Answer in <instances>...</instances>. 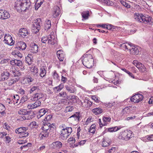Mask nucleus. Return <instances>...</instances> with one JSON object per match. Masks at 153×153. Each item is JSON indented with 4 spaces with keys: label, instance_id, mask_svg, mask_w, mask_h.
<instances>
[{
    "label": "nucleus",
    "instance_id": "a19ab883",
    "mask_svg": "<svg viewBox=\"0 0 153 153\" xmlns=\"http://www.w3.org/2000/svg\"><path fill=\"white\" fill-rule=\"evenodd\" d=\"M80 117L78 114H74L70 117V118H72L74 119V120L76 122H78L79 121Z\"/></svg>",
    "mask_w": 153,
    "mask_h": 153
},
{
    "label": "nucleus",
    "instance_id": "49530a36",
    "mask_svg": "<svg viewBox=\"0 0 153 153\" xmlns=\"http://www.w3.org/2000/svg\"><path fill=\"white\" fill-rule=\"evenodd\" d=\"M95 124L92 125L90 128L89 132L93 134L94 133L95 131Z\"/></svg>",
    "mask_w": 153,
    "mask_h": 153
},
{
    "label": "nucleus",
    "instance_id": "09e8293b",
    "mask_svg": "<svg viewBox=\"0 0 153 153\" xmlns=\"http://www.w3.org/2000/svg\"><path fill=\"white\" fill-rule=\"evenodd\" d=\"M36 90L37 92H38V91L39 90V88L37 86H33L30 89V93L31 94L34 91Z\"/></svg>",
    "mask_w": 153,
    "mask_h": 153
},
{
    "label": "nucleus",
    "instance_id": "a18cd8bd",
    "mask_svg": "<svg viewBox=\"0 0 153 153\" xmlns=\"http://www.w3.org/2000/svg\"><path fill=\"white\" fill-rule=\"evenodd\" d=\"M30 71L32 72L33 73L34 75L37 74L38 72V68L35 66L32 67L30 70Z\"/></svg>",
    "mask_w": 153,
    "mask_h": 153
},
{
    "label": "nucleus",
    "instance_id": "a211bd4d",
    "mask_svg": "<svg viewBox=\"0 0 153 153\" xmlns=\"http://www.w3.org/2000/svg\"><path fill=\"white\" fill-rule=\"evenodd\" d=\"M51 145L53 149H59L62 147V143L60 141H56L53 142Z\"/></svg>",
    "mask_w": 153,
    "mask_h": 153
},
{
    "label": "nucleus",
    "instance_id": "dca6fc26",
    "mask_svg": "<svg viewBox=\"0 0 153 153\" xmlns=\"http://www.w3.org/2000/svg\"><path fill=\"white\" fill-rule=\"evenodd\" d=\"M51 125L50 123L48 121L43 122V126L42 127V129L45 132L50 128V126Z\"/></svg>",
    "mask_w": 153,
    "mask_h": 153
},
{
    "label": "nucleus",
    "instance_id": "8fccbe9b",
    "mask_svg": "<svg viewBox=\"0 0 153 153\" xmlns=\"http://www.w3.org/2000/svg\"><path fill=\"white\" fill-rule=\"evenodd\" d=\"M23 63L20 60L16 59V65L18 66H22Z\"/></svg>",
    "mask_w": 153,
    "mask_h": 153
},
{
    "label": "nucleus",
    "instance_id": "f3484780",
    "mask_svg": "<svg viewBox=\"0 0 153 153\" xmlns=\"http://www.w3.org/2000/svg\"><path fill=\"white\" fill-rule=\"evenodd\" d=\"M19 34L22 37H24L25 36L28 35V32L26 29L22 28L20 29Z\"/></svg>",
    "mask_w": 153,
    "mask_h": 153
},
{
    "label": "nucleus",
    "instance_id": "7c9ffc66",
    "mask_svg": "<svg viewBox=\"0 0 153 153\" xmlns=\"http://www.w3.org/2000/svg\"><path fill=\"white\" fill-rule=\"evenodd\" d=\"M121 47L124 48L126 49H129V50L130 48H131V46L130 44L128 43H123L121 45Z\"/></svg>",
    "mask_w": 153,
    "mask_h": 153
},
{
    "label": "nucleus",
    "instance_id": "f8f14e48",
    "mask_svg": "<svg viewBox=\"0 0 153 153\" xmlns=\"http://www.w3.org/2000/svg\"><path fill=\"white\" fill-rule=\"evenodd\" d=\"M66 90L70 93H74L76 89L75 86L72 85H68L65 86Z\"/></svg>",
    "mask_w": 153,
    "mask_h": 153
},
{
    "label": "nucleus",
    "instance_id": "ddd939ff",
    "mask_svg": "<svg viewBox=\"0 0 153 153\" xmlns=\"http://www.w3.org/2000/svg\"><path fill=\"white\" fill-rule=\"evenodd\" d=\"M26 47V43L24 42L20 41L17 44V46L15 48L19 50H25Z\"/></svg>",
    "mask_w": 153,
    "mask_h": 153
},
{
    "label": "nucleus",
    "instance_id": "5fc2aeb1",
    "mask_svg": "<svg viewBox=\"0 0 153 153\" xmlns=\"http://www.w3.org/2000/svg\"><path fill=\"white\" fill-rule=\"evenodd\" d=\"M48 40V37L47 36H44L42 39V42L43 43H46V42Z\"/></svg>",
    "mask_w": 153,
    "mask_h": 153
},
{
    "label": "nucleus",
    "instance_id": "6e6d98bb",
    "mask_svg": "<svg viewBox=\"0 0 153 153\" xmlns=\"http://www.w3.org/2000/svg\"><path fill=\"white\" fill-rule=\"evenodd\" d=\"M127 131V133L128 135L126 137H127V140H128L131 137V134H132L131 132H132L131 131Z\"/></svg>",
    "mask_w": 153,
    "mask_h": 153
},
{
    "label": "nucleus",
    "instance_id": "cd10ccee",
    "mask_svg": "<svg viewBox=\"0 0 153 153\" xmlns=\"http://www.w3.org/2000/svg\"><path fill=\"white\" fill-rule=\"evenodd\" d=\"M6 110L5 107L2 104L0 103V113L2 116L4 115L5 114V111Z\"/></svg>",
    "mask_w": 153,
    "mask_h": 153
},
{
    "label": "nucleus",
    "instance_id": "5701e85b",
    "mask_svg": "<svg viewBox=\"0 0 153 153\" xmlns=\"http://www.w3.org/2000/svg\"><path fill=\"white\" fill-rule=\"evenodd\" d=\"M60 9L58 6L55 7V9L53 14V16L54 18H56L60 13Z\"/></svg>",
    "mask_w": 153,
    "mask_h": 153
},
{
    "label": "nucleus",
    "instance_id": "7ed1b4c3",
    "mask_svg": "<svg viewBox=\"0 0 153 153\" xmlns=\"http://www.w3.org/2000/svg\"><path fill=\"white\" fill-rule=\"evenodd\" d=\"M134 18L137 21L145 24L151 23L152 22V18L151 17L148 16H144L141 13H134Z\"/></svg>",
    "mask_w": 153,
    "mask_h": 153
},
{
    "label": "nucleus",
    "instance_id": "79ce46f5",
    "mask_svg": "<svg viewBox=\"0 0 153 153\" xmlns=\"http://www.w3.org/2000/svg\"><path fill=\"white\" fill-rule=\"evenodd\" d=\"M25 79L27 81L28 84H30L34 81V79L31 76H26Z\"/></svg>",
    "mask_w": 153,
    "mask_h": 153
},
{
    "label": "nucleus",
    "instance_id": "ea45409f",
    "mask_svg": "<svg viewBox=\"0 0 153 153\" xmlns=\"http://www.w3.org/2000/svg\"><path fill=\"white\" fill-rule=\"evenodd\" d=\"M19 99V97L18 95H15L13 96V98H12V100H13V102H14V105L18 103Z\"/></svg>",
    "mask_w": 153,
    "mask_h": 153
},
{
    "label": "nucleus",
    "instance_id": "423d86ee",
    "mask_svg": "<svg viewBox=\"0 0 153 153\" xmlns=\"http://www.w3.org/2000/svg\"><path fill=\"white\" fill-rule=\"evenodd\" d=\"M40 22L41 19L39 18L33 21L31 28L33 30H34L33 32L35 33H36L38 32L40 29Z\"/></svg>",
    "mask_w": 153,
    "mask_h": 153
},
{
    "label": "nucleus",
    "instance_id": "c03bdc74",
    "mask_svg": "<svg viewBox=\"0 0 153 153\" xmlns=\"http://www.w3.org/2000/svg\"><path fill=\"white\" fill-rule=\"evenodd\" d=\"M146 139L145 138V140H144V141H153V134H152L149 135H147L146 137Z\"/></svg>",
    "mask_w": 153,
    "mask_h": 153
},
{
    "label": "nucleus",
    "instance_id": "4c0bfd02",
    "mask_svg": "<svg viewBox=\"0 0 153 153\" xmlns=\"http://www.w3.org/2000/svg\"><path fill=\"white\" fill-rule=\"evenodd\" d=\"M130 108L131 107L130 106L125 107L122 111V113L123 114H126L129 113L131 110Z\"/></svg>",
    "mask_w": 153,
    "mask_h": 153
},
{
    "label": "nucleus",
    "instance_id": "1a4fd4ad",
    "mask_svg": "<svg viewBox=\"0 0 153 153\" xmlns=\"http://www.w3.org/2000/svg\"><path fill=\"white\" fill-rule=\"evenodd\" d=\"M143 99V97L142 95L138 94L133 96L131 97V100L134 102H138L142 101Z\"/></svg>",
    "mask_w": 153,
    "mask_h": 153
},
{
    "label": "nucleus",
    "instance_id": "6ab92c4d",
    "mask_svg": "<svg viewBox=\"0 0 153 153\" xmlns=\"http://www.w3.org/2000/svg\"><path fill=\"white\" fill-rule=\"evenodd\" d=\"M82 105L85 106L86 108H89L91 106L92 102L88 99H85L84 100V102H82Z\"/></svg>",
    "mask_w": 153,
    "mask_h": 153
},
{
    "label": "nucleus",
    "instance_id": "864d4df0",
    "mask_svg": "<svg viewBox=\"0 0 153 153\" xmlns=\"http://www.w3.org/2000/svg\"><path fill=\"white\" fill-rule=\"evenodd\" d=\"M58 58L60 61H62L64 59V56L63 54H61L59 55H57Z\"/></svg>",
    "mask_w": 153,
    "mask_h": 153
},
{
    "label": "nucleus",
    "instance_id": "c756f323",
    "mask_svg": "<svg viewBox=\"0 0 153 153\" xmlns=\"http://www.w3.org/2000/svg\"><path fill=\"white\" fill-rule=\"evenodd\" d=\"M44 0H36L35 5V9H38L43 3Z\"/></svg>",
    "mask_w": 153,
    "mask_h": 153
},
{
    "label": "nucleus",
    "instance_id": "aec40b11",
    "mask_svg": "<svg viewBox=\"0 0 153 153\" xmlns=\"http://www.w3.org/2000/svg\"><path fill=\"white\" fill-rule=\"evenodd\" d=\"M92 111L95 115H97L102 113L103 110L102 108L98 107L93 109Z\"/></svg>",
    "mask_w": 153,
    "mask_h": 153
},
{
    "label": "nucleus",
    "instance_id": "bf43d9fd",
    "mask_svg": "<svg viewBox=\"0 0 153 153\" xmlns=\"http://www.w3.org/2000/svg\"><path fill=\"white\" fill-rule=\"evenodd\" d=\"M52 116L50 115H48L44 119V120L45 122L46 121H48L51 120Z\"/></svg>",
    "mask_w": 153,
    "mask_h": 153
},
{
    "label": "nucleus",
    "instance_id": "f03ea898",
    "mask_svg": "<svg viewBox=\"0 0 153 153\" xmlns=\"http://www.w3.org/2000/svg\"><path fill=\"white\" fill-rule=\"evenodd\" d=\"M82 63L88 68H91L94 65V60L91 54L85 55L82 57Z\"/></svg>",
    "mask_w": 153,
    "mask_h": 153
},
{
    "label": "nucleus",
    "instance_id": "2eb2a0df",
    "mask_svg": "<svg viewBox=\"0 0 153 153\" xmlns=\"http://www.w3.org/2000/svg\"><path fill=\"white\" fill-rule=\"evenodd\" d=\"M48 42L52 45H53L56 43V41L54 35L50 34L49 36Z\"/></svg>",
    "mask_w": 153,
    "mask_h": 153
},
{
    "label": "nucleus",
    "instance_id": "774afa93",
    "mask_svg": "<svg viewBox=\"0 0 153 153\" xmlns=\"http://www.w3.org/2000/svg\"><path fill=\"white\" fill-rule=\"evenodd\" d=\"M24 96L21 99V102H25L27 100V99L26 98V97L25 96V97H24Z\"/></svg>",
    "mask_w": 153,
    "mask_h": 153
},
{
    "label": "nucleus",
    "instance_id": "3c124183",
    "mask_svg": "<svg viewBox=\"0 0 153 153\" xmlns=\"http://www.w3.org/2000/svg\"><path fill=\"white\" fill-rule=\"evenodd\" d=\"M120 2L123 5L125 6V7H126L127 8H129L130 7V5H128V3H127L124 0L121 1Z\"/></svg>",
    "mask_w": 153,
    "mask_h": 153
},
{
    "label": "nucleus",
    "instance_id": "39448f33",
    "mask_svg": "<svg viewBox=\"0 0 153 153\" xmlns=\"http://www.w3.org/2000/svg\"><path fill=\"white\" fill-rule=\"evenodd\" d=\"M72 131V128L71 127L66 128L63 129L61 131L60 136L63 140L66 139L70 135Z\"/></svg>",
    "mask_w": 153,
    "mask_h": 153
},
{
    "label": "nucleus",
    "instance_id": "393cba45",
    "mask_svg": "<svg viewBox=\"0 0 153 153\" xmlns=\"http://www.w3.org/2000/svg\"><path fill=\"white\" fill-rule=\"evenodd\" d=\"M44 97V94L41 93H37L34 94V99L38 100Z\"/></svg>",
    "mask_w": 153,
    "mask_h": 153
},
{
    "label": "nucleus",
    "instance_id": "4be33fe9",
    "mask_svg": "<svg viewBox=\"0 0 153 153\" xmlns=\"http://www.w3.org/2000/svg\"><path fill=\"white\" fill-rule=\"evenodd\" d=\"M129 50L131 53L133 54L137 55L139 51L137 48L134 46H131Z\"/></svg>",
    "mask_w": 153,
    "mask_h": 153
},
{
    "label": "nucleus",
    "instance_id": "37998d69",
    "mask_svg": "<svg viewBox=\"0 0 153 153\" xmlns=\"http://www.w3.org/2000/svg\"><path fill=\"white\" fill-rule=\"evenodd\" d=\"M44 131L42 132L40 134V140H42L44 139V138L47 137L48 135V133H43Z\"/></svg>",
    "mask_w": 153,
    "mask_h": 153
},
{
    "label": "nucleus",
    "instance_id": "e2e57ef3",
    "mask_svg": "<svg viewBox=\"0 0 153 153\" xmlns=\"http://www.w3.org/2000/svg\"><path fill=\"white\" fill-rule=\"evenodd\" d=\"M5 138V140L7 143H8L10 141L11 138L9 136L6 135Z\"/></svg>",
    "mask_w": 153,
    "mask_h": 153
},
{
    "label": "nucleus",
    "instance_id": "680f3d73",
    "mask_svg": "<svg viewBox=\"0 0 153 153\" xmlns=\"http://www.w3.org/2000/svg\"><path fill=\"white\" fill-rule=\"evenodd\" d=\"M4 128L7 130H9L10 129V127L8 125V124L6 123H4Z\"/></svg>",
    "mask_w": 153,
    "mask_h": 153
},
{
    "label": "nucleus",
    "instance_id": "0e129e2a",
    "mask_svg": "<svg viewBox=\"0 0 153 153\" xmlns=\"http://www.w3.org/2000/svg\"><path fill=\"white\" fill-rule=\"evenodd\" d=\"M73 109L74 108L72 106H69L68 107H67L66 108V111H71L73 110Z\"/></svg>",
    "mask_w": 153,
    "mask_h": 153
},
{
    "label": "nucleus",
    "instance_id": "9b49d317",
    "mask_svg": "<svg viewBox=\"0 0 153 153\" xmlns=\"http://www.w3.org/2000/svg\"><path fill=\"white\" fill-rule=\"evenodd\" d=\"M39 46L37 45L31 43L30 44V51L33 53H36L38 51Z\"/></svg>",
    "mask_w": 153,
    "mask_h": 153
},
{
    "label": "nucleus",
    "instance_id": "4d7b16f0",
    "mask_svg": "<svg viewBox=\"0 0 153 153\" xmlns=\"http://www.w3.org/2000/svg\"><path fill=\"white\" fill-rule=\"evenodd\" d=\"M139 70L141 72H145L146 71L145 67L143 64L141 66V67Z\"/></svg>",
    "mask_w": 153,
    "mask_h": 153
},
{
    "label": "nucleus",
    "instance_id": "b1692460",
    "mask_svg": "<svg viewBox=\"0 0 153 153\" xmlns=\"http://www.w3.org/2000/svg\"><path fill=\"white\" fill-rule=\"evenodd\" d=\"M18 80L19 79L17 78L10 79L8 81L7 85L9 86H12L14 84L16 83L17 82Z\"/></svg>",
    "mask_w": 153,
    "mask_h": 153
},
{
    "label": "nucleus",
    "instance_id": "f704fd0d",
    "mask_svg": "<svg viewBox=\"0 0 153 153\" xmlns=\"http://www.w3.org/2000/svg\"><path fill=\"white\" fill-rule=\"evenodd\" d=\"M45 29L46 30H48L50 29L51 27V22L49 20H48L46 22V23L45 24Z\"/></svg>",
    "mask_w": 153,
    "mask_h": 153
},
{
    "label": "nucleus",
    "instance_id": "338daca9",
    "mask_svg": "<svg viewBox=\"0 0 153 153\" xmlns=\"http://www.w3.org/2000/svg\"><path fill=\"white\" fill-rule=\"evenodd\" d=\"M19 92L22 95H23L25 94V90L22 88H20L19 90Z\"/></svg>",
    "mask_w": 153,
    "mask_h": 153
},
{
    "label": "nucleus",
    "instance_id": "58836bf2",
    "mask_svg": "<svg viewBox=\"0 0 153 153\" xmlns=\"http://www.w3.org/2000/svg\"><path fill=\"white\" fill-rule=\"evenodd\" d=\"M107 140L105 138H104L102 144V146L103 147H107L110 145L109 141H107Z\"/></svg>",
    "mask_w": 153,
    "mask_h": 153
},
{
    "label": "nucleus",
    "instance_id": "412c9836",
    "mask_svg": "<svg viewBox=\"0 0 153 153\" xmlns=\"http://www.w3.org/2000/svg\"><path fill=\"white\" fill-rule=\"evenodd\" d=\"M11 75L13 77H17L16 78L19 79L18 77L21 75V74L19 71L14 70L12 71Z\"/></svg>",
    "mask_w": 153,
    "mask_h": 153
},
{
    "label": "nucleus",
    "instance_id": "473e14b6",
    "mask_svg": "<svg viewBox=\"0 0 153 153\" xmlns=\"http://www.w3.org/2000/svg\"><path fill=\"white\" fill-rule=\"evenodd\" d=\"M48 111V109H46L44 108L42 109H40L39 111V115L40 116V117H41L45 114Z\"/></svg>",
    "mask_w": 153,
    "mask_h": 153
},
{
    "label": "nucleus",
    "instance_id": "72a5a7b5",
    "mask_svg": "<svg viewBox=\"0 0 153 153\" xmlns=\"http://www.w3.org/2000/svg\"><path fill=\"white\" fill-rule=\"evenodd\" d=\"M89 15V12L88 11H84L82 13V17L85 19H88Z\"/></svg>",
    "mask_w": 153,
    "mask_h": 153
},
{
    "label": "nucleus",
    "instance_id": "bb28decb",
    "mask_svg": "<svg viewBox=\"0 0 153 153\" xmlns=\"http://www.w3.org/2000/svg\"><path fill=\"white\" fill-rule=\"evenodd\" d=\"M18 113L20 114L23 115H27L30 113V111H27V110L25 109H22L19 111Z\"/></svg>",
    "mask_w": 153,
    "mask_h": 153
},
{
    "label": "nucleus",
    "instance_id": "6e6552de",
    "mask_svg": "<svg viewBox=\"0 0 153 153\" xmlns=\"http://www.w3.org/2000/svg\"><path fill=\"white\" fill-rule=\"evenodd\" d=\"M10 74L6 70L2 71L0 75V81H4L8 78Z\"/></svg>",
    "mask_w": 153,
    "mask_h": 153
},
{
    "label": "nucleus",
    "instance_id": "20e7f679",
    "mask_svg": "<svg viewBox=\"0 0 153 153\" xmlns=\"http://www.w3.org/2000/svg\"><path fill=\"white\" fill-rule=\"evenodd\" d=\"M28 128L27 127H21L16 129L15 131L16 134H20V137H23L28 136Z\"/></svg>",
    "mask_w": 153,
    "mask_h": 153
},
{
    "label": "nucleus",
    "instance_id": "13d9d810",
    "mask_svg": "<svg viewBox=\"0 0 153 153\" xmlns=\"http://www.w3.org/2000/svg\"><path fill=\"white\" fill-rule=\"evenodd\" d=\"M7 135V134L5 132H1L0 133V137L3 138Z\"/></svg>",
    "mask_w": 153,
    "mask_h": 153
},
{
    "label": "nucleus",
    "instance_id": "603ef678",
    "mask_svg": "<svg viewBox=\"0 0 153 153\" xmlns=\"http://www.w3.org/2000/svg\"><path fill=\"white\" fill-rule=\"evenodd\" d=\"M92 100H94L95 102H99L100 101V99L98 97H96L95 95H92L91 97Z\"/></svg>",
    "mask_w": 153,
    "mask_h": 153
},
{
    "label": "nucleus",
    "instance_id": "a878e982",
    "mask_svg": "<svg viewBox=\"0 0 153 153\" xmlns=\"http://www.w3.org/2000/svg\"><path fill=\"white\" fill-rule=\"evenodd\" d=\"M32 56L31 55H28L25 57L26 62L30 65L32 64Z\"/></svg>",
    "mask_w": 153,
    "mask_h": 153
},
{
    "label": "nucleus",
    "instance_id": "e433bc0d",
    "mask_svg": "<svg viewBox=\"0 0 153 153\" xmlns=\"http://www.w3.org/2000/svg\"><path fill=\"white\" fill-rule=\"evenodd\" d=\"M64 87V85L63 84H60L59 86L55 87L53 88L54 91H60Z\"/></svg>",
    "mask_w": 153,
    "mask_h": 153
},
{
    "label": "nucleus",
    "instance_id": "69168bd1",
    "mask_svg": "<svg viewBox=\"0 0 153 153\" xmlns=\"http://www.w3.org/2000/svg\"><path fill=\"white\" fill-rule=\"evenodd\" d=\"M66 94V93L64 92H61L59 93L60 96L62 97H65Z\"/></svg>",
    "mask_w": 153,
    "mask_h": 153
},
{
    "label": "nucleus",
    "instance_id": "c85d7f7f",
    "mask_svg": "<svg viewBox=\"0 0 153 153\" xmlns=\"http://www.w3.org/2000/svg\"><path fill=\"white\" fill-rule=\"evenodd\" d=\"M40 76L42 77H44L46 73V70L43 67L40 68Z\"/></svg>",
    "mask_w": 153,
    "mask_h": 153
},
{
    "label": "nucleus",
    "instance_id": "0eeeda50",
    "mask_svg": "<svg viewBox=\"0 0 153 153\" xmlns=\"http://www.w3.org/2000/svg\"><path fill=\"white\" fill-rule=\"evenodd\" d=\"M4 41L5 43L10 46L13 45L14 43L12 36L9 34H6L4 35Z\"/></svg>",
    "mask_w": 153,
    "mask_h": 153
},
{
    "label": "nucleus",
    "instance_id": "c9c22d12",
    "mask_svg": "<svg viewBox=\"0 0 153 153\" xmlns=\"http://www.w3.org/2000/svg\"><path fill=\"white\" fill-rule=\"evenodd\" d=\"M111 118L109 117H104L102 120L103 122V123L102 124V126H104L106 125L107 123L110 121Z\"/></svg>",
    "mask_w": 153,
    "mask_h": 153
},
{
    "label": "nucleus",
    "instance_id": "4468645a",
    "mask_svg": "<svg viewBox=\"0 0 153 153\" xmlns=\"http://www.w3.org/2000/svg\"><path fill=\"white\" fill-rule=\"evenodd\" d=\"M41 102L39 100L36 101L33 103L28 104L27 107L29 109H34L40 105Z\"/></svg>",
    "mask_w": 153,
    "mask_h": 153
},
{
    "label": "nucleus",
    "instance_id": "de8ad7c7",
    "mask_svg": "<svg viewBox=\"0 0 153 153\" xmlns=\"http://www.w3.org/2000/svg\"><path fill=\"white\" fill-rule=\"evenodd\" d=\"M53 76V78L55 80H58L59 79V77L56 71H54Z\"/></svg>",
    "mask_w": 153,
    "mask_h": 153
},
{
    "label": "nucleus",
    "instance_id": "f257e3e1",
    "mask_svg": "<svg viewBox=\"0 0 153 153\" xmlns=\"http://www.w3.org/2000/svg\"><path fill=\"white\" fill-rule=\"evenodd\" d=\"M31 4L29 0H17L15 2V7L18 12H25L29 9Z\"/></svg>",
    "mask_w": 153,
    "mask_h": 153
},
{
    "label": "nucleus",
    "instance_id": "9d476101",
    "mask_svg": "<svg viewBox=\"0 0 153 153\" xmlns=\"http://www.w3.org/2000/svg\"><path fill=\"white\" fill-rule=\"evenodd\" d=\"M10 15L8 12L5 10H0V19H5L9 18Z\"/></svg>",
    "mask_w": 153,
    "mask_h": 153
},
{
    "label": "nucleus",
    "instance_id": "2f4dec72",
    "mask_svg": "<svg viewBox=\"0 0 153 153\" xmlns=\"http://www.w3.org/2000/svg\"><path fill=\"white\" fill-rule=\"evenodd\" d=\"M121 128L120 126H115L110 128H108V131L110 132H115L120 129Z\"/></svg>",
    "mask_w": 153,
    "mask_h": 153
},
{
    "label": "nucleus",
    "instance_id": "052dcab7",
    "mask_svg": "<svg viewBox=\"0 0 153 153\" xmlns=\"http://www.w3.org/2000/svg\"><path fill=\"white\" fill-rule=\"evenodd\" d=\"M127 133V131H124L123 132H122V135L124 137V140H127L126 137L128 134Z\"/></svg>",
    "mask_w": 153,
    "mask_h": 153
}]
</instances>
